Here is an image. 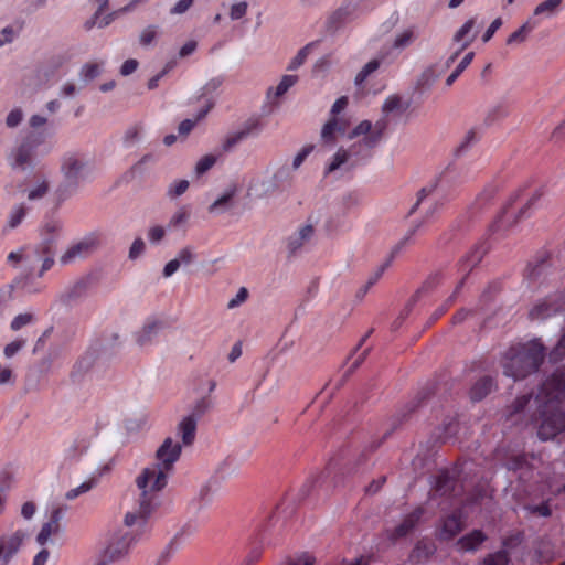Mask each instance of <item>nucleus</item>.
I'll return each mask as SVG.
<instances>
[{"label":"nucleus","instance_id":"nucleus-1","mask_svg":"<svg viewBox=\"0 0 565 565\" xmlns=\"http://www.w3.org/2000/svg\"><path fill=\"white\" fill-rule=\"evenodd\" d=\"M565 399V370L557 371L541 386L535 397H523L518 401V409L529 405L540 411L537 435L540 439L554 438L565 429V414L558 403Z\"/></svg>","mask_w":565,"mask_h":565},{"label":"nucleus","instance_id":"nucleus-2","mask_svg":"<svg viewBox=\"0 0 565 565\" xmlns=\"http://www.w3.org/2000/svg\"><path fill=\"white\" fill-rule=\"evenodd\" d=\"M523 189L512 194L495 218L487 226L475 247H493L508 245L510 238L516 233L518 223L530 216L529 211L542 198L543 189L536 188L521 207H514V203L521 199Z\"/></svg>","mask_w":565,"mask_h":565},{"label":"nucleus","instance_id":"nucleus-3","mask_svg":"<svg viewBox=\"0 0 565 565\" xmlns=\"http://www.w3.org/2000/svg\"><path fill=\"white\" fill-rule=\"evenodd\" d=\"M543 359V345L533 340L519 350H511L504 360L503 372L514 380L522 379L537 369Z\"/></svg>","mask_w":565,"mask_h":565},{"label":"nucleus","instance_id":"nucleus-4","mask_svg":"<svg viewBox=\"0 0 565 565\" xmlns=\"http://www.w3.org/2000/svg\"><path fill=\"white\" fill-rule=\"evenodd\" d=\"M456 177V170L448 167L434 182L424 186L417 194V201L412 207L411 214L423 206L426 216H433L443 204L441 201L446 200V194L449 192Z\"/></svg>","mask_w":565,"mask_h":565},{"label":"nucleus","instance_id":"nucleus-5","mask_svg":"<svg viewBox=\"0 0 565 565\" xmlns=\"http://www.w3.org/2000/svg\"><path fill=\"white\" fill-rule=\"evenodd\" d=\"M57 249H17L9 254V262H17L22 268L42 275L55 264Z\"/></svg>","mask_w":565,"mask_h":565},{"label":"nucleus","instance_id":"nucleus-6","mask_svg":"<svg viewBox=\"0 0 565 565\" xmlns=\"http://www.w3.org/2000/svg\"><path fill=\"white\" fill-rule=\"evenodd\" d=\"M170 471L151 463L142 469L136 478V484L140 490V497L157 500L156 493L161 491L168 483Z\"/></svg>","mask_w":565,"mask_h":565},{"label":"nucleus","instance_id":"nucleus-7","mask_svg":"<svg viewBox=\"0 0 565 565\" xmlns=\"http://www.w3.org/2000/svg\"><path fill=\"white\" fill-rule=\"evenodd\" d=\"M139 533L135 530L118 531L114 533L104 550V557L108 562H119L126 558L131 547L138 542Z\"/></svg>","mask_w":565,"mask_h":565},{"label":"nucleus","instance_id":"nucleus-8","mask_svg":"<svg viewBox=\"0 0 565 565\" xmlns=\"http://www.w3.org/2000/svg\"><path fill=\"white\" fill-rule=\"evenodd\" d=\"M195 265L198 268H209L210 264L206 258L193 249H181L178 256L167 263L163 269L166 277L172 276L180 268H189Z\"/></svg>","mask_w":565,"mask_h":565},{"label":"nucleus","instance_id":"nucleus-9","mask_svg":"<svg viewBox=\"0 0 565 565\" xmlns=\"http://www.w3.org/2000/svg\"><path fill=\"white\" fill-rule=\"evenodd\" d=\"M157 500H150L149 498L140 497L138 502L129 509L124 515L125 526L141 527L146 524L147 519L153 512L157 507Z\"/></svg>","mask_w":565,"mask_h":565},{"label":"nucleus","instance_id":"nucleus-10","mask_svg":"<svg viewBox=\"0 0 565 565\" xmlns=\"http://www.w3.org/2000/svg\"><path fill=\"white\" fill-rule=\"evenodd\" d=\"M181 455V445L172 437L163 440L161 446L157 449L154 465L161 467L163 470L172 472L174 463Z\"/></svg>","mask_w":565,"mask_h":565},{"label":"nucleus","instance_id":"nucleus-11","mask_svg":"<svg viewBox=\"0 0 565 565\" xmlns=\"http://www.w3.org/2000/svg\"><path fill=\"white\" fill-rule=\"evenodd\" d=\"M381 140L372 132L365 135L361 140L354 142L350 147V153L355 159L351 163V167L356 166L361 160H366L372 156V149H374Z\"/></svg>","mask_w":565,"mask_h":565},{"label":"nucleus","instance_id":"nucleus-12","mask_svg":"<svg viewBox=\"0 0 565 565\" xmlns=\"http://www.w3.org/2000/svg\"><path fill=\"white\" fill-rule=\"evenodd\" d=\"M24 533L17 531L0 540V565H7L19 551L24 540Z\"/></svg>","mask_w":565,"mask_h":565},{"label":"nucleus","instance_id":"nucleus-13","mask_svg":"<svg viewBox=\"0 0 565 565\" xmlns=\"http://www.w3.org/2000/svg\"><path fill=\"white\" fill-rule=\"evenodd\" d=\"M260 129L262 125L259 120H248L241 130L225 138L222 145L223 151L227 152L232 150V148H234L236 145L245 140L247 137L252 135H257L260 131Z\"/></svg>","mask_w":565,"mask_h":565},{"label":"nucleus","instance_id":"nucleus-14","mask_svg":"<svg viewBox=\"0 0 565 565\" xmlns=\"http://www.w3.org/2000/svg\"><path fill=\"white\" fill-rule=\"evenodd\" d=\"M85 164L75 156L64 158L62 170L70 185H76L83 179Z\"/></svg>","mask_w":565,"mask_h":565},{"label":"nucleus","instance_id":"nucleus-15","mask_svg":"<svg viewBox=\"0 0 565 565\" xmlns=\"http://www.w3.org/2000/svg\"><path fill=\"white\" fill-rule=\"evenodd\" d=\"M348 121L339 117H330L321 129V139L324 143H334L338 135H344Z\"/></svg>","mask_w":565,"mask_h":565},{"label":"nucleus","instance_id":"nucleus-16","mask_svg":"<svg viewBox=\"0 0 565 565\" xmlns=\"http://www.w3.org/2000/svg\"><path fill=\"white\" fill-rule=\"evenodd\" d=\"M318 216L311 214L308 216L307 222L299 227V230L290 237L289 247H301L309 243L315 234V226L318 224Z\"/></svg>","mask_w":565,"mask_h":565},{"label":"nucleus","instance_id":"nucleus-17","mask_svg":"<svg viewBox=\"0 0 565 565\" xmlns=\"http://www.w3.org/2000/svg\"><path fill=\"white\" fill-rule=\"evenodd\" d=\"M36 147V143L31 141L30 138H28L25 141H23L13 152H12V167L13 168H25V166L30 164L34 148Z\"/></svg>","mask_w":565,"mask_h":565},{"label":"nucleus","instance_id":"nucleus-18","mask_svg":"<svg viewBox=\"0 0 565 565\" xmlns=\"http://www.w3.org/2000/svg\"><path fill=\"white\" fill-rule=\"evenodd\" d=\"M196 418L193 415L185 416L178 425V435L183 445H191L195 438Z\"/></svg>","mask_w":565,"mask_h":565},{"label":"nucleus","instance_id":"nucleus-19","mask_svg":"<svg viewBox=\"0 0 565 565\" xmlns=\"http://www.w3.org/2000/svg\"><path fill=\"white\" fill-rule=\"evenodd\" d=\"M461 529L462 522L460 520V516L457 514H451L443 520L439 529V536L443 540L452 539L461 531Z\"/></svg>","mask_w":565,"mask_h":565},{"label":"nucleus","instance_id":"nucleus-20","mask_svg":"<svg viewBox=\"0 0 565 565\" xmlns=\"http://www.w3.org/2000/svg\"><path fill=\"white\" fill-rule=\"evenodd\" d=\"M476 25V18L469 19L454 35V41L462 43L460 51L465 50L476 38L477 33L471 34Z\"/></svg>","mask_w":565,"mask_h":565},{"label":"nucleus","instance_id":"nucleus-21","mask_svg":"<svg viewBox=\"0 0 565 565\" xmlns=\"http://www.w3.org/2000/svg\"><path fill=\"white\" fill-rule=\"evenodd\" d=\"M467 228L454 225L446 233H444L441 241L445 245H462L466 244Z\"/></svg>","mask_w":565,"mask_h":565},{"label":"nucleus","instance_id":"nucleus-22","mask_svg":"<svg viewBox=\"0 0 565 565\" xmlns=\"http://www.w3.org/2000/svg\"><path fill=\"white\" fill-rule=\"evenodd\" d=\"M416 40V33L413 28L404 29L397 33L392 42V49L396 51H403Z\"/></svg>","mask_w":565,"mask_h":565},{"label":"nucleus","instance_id":"nucleus-23","mask_svg":"<svg viewBox=\"0 0 565 565\" xmlns=\"http://www.w3.org/2000/svg\"><path fill=\"white\" fill-rule=\"evenodd\" d=\"M395 258V253H390L385 258L384 263L375 270V273L369 278L367 282L360 289V295L364 296L369 288H371L384 273V270L391 265Z\"/></svg>","mask_w":565,"mask_h":565},{"label":"nucleus","instance_id":"nucleus-24","mask_svg":"<svg viewBox=\"0 0 565 565\" xmlns=\"http://www.w3.org/2000/svg\"><path fill=\"white\" fill-rule=\"evenodd\" d=\"M483 540L484 535L480 531H473L470 534L463 536L459 541V545L461 550L473 551L483 542Z\"/></svg>","mask_w":565,"mask_h":565},{"label":"nucleus","instance_id":"nucleus-25","mask_svg":"<svg viewBox=\"0 0 565 565\" xmlns=\"http://www.w3.org/2000/svg\"><path fill=\"white\" fill-rule=\"evenodd\" d=\"M83 249H57L55 260L57 259L61 265H70L83 258Z\"/></svg>","mask_w":565,"mask_h":565},{"label":"nucleus","instance_id":"nucleus-26","mask_svg":"<svg viewBox=\"0 0 565 565\" xmlns=\"http://www.w3.org/2000/svg\"><path fill=\"white\" fill-rule=\"evenodd\" d=\"M26 206L23 204L14 206L8 215L6 228L13 230L18 227L26 215Z\"/></svg>","mask_w":565,"mask_h":565},{"label":"nucleus","instance_id":"nucleus-27","mask_svg":"<svg viewBox=\"0 0 565 565\" xmlns=\"http://www.w3.org/2000/svg\"><path fill=\"white\" fill-rule=\"evenodd\" d=\"M212 107H213V104L209 103L203 109H201L199 111V114L194 120L184 119L183 121H181L179 125V134L182 136H186L193 129L195 124L206 116V114L211 110Z\"/></svg>","mask_w":565,"mask_h":565},{"label":"nucleus","instance_id":"nucleus-28","mask_svg":"<svg viewBox=\"0 0 565 565\" xmlns=\"http://www.w3.org/2000/svg\"><path fill=\"white\" fill-rule=\"evenodd\" d=\"M58 530L60 525H56L55 521L45 522L36 536V542L40 545L46 544L50 541L51 536L56 534Z\"/></svg>","mask_w":565,"mask_h":565},{"label":"nucleus","instance_id":"nucleus-29","mask_svg":"<svg viewBox=\"0 0 565 565\" xmlns=\"http://www.w3.org/2000/svg\"><path fill=\"white\" fill-rule=\"evenodd\" d=\"M352 157L349 150L339 149L332 158V161L326 169V174H329L335 170H338L342 164H344L349 158Z\"/></svg>","mask_w":565,"mask_h":565},{"label":"nucleus","instance_id":"nucleus-30","mask_svg":"<svg viewBox=\"0 0 565 565\" xmlns=\"http://www.w3.org/2000/svg\"><path fill=\"white\" fill-rule=\"evenodd\" d=\"M380 64H381V62L377 58H374V60H371L370 62H367L363 66V68L356 74L355 84L362 85L367 79V77L380 67Z\"/></svg>","mask_w":565,"mask_h":565},{"label":"nucleus","instance_id":"nucleus-31","mask_svg":"<svg viewBox=\"0 0 565 565\" xmlns=\"http://www.w3.org/2000/svg\"><path fill=\"white\" fill-rule=\"evenodd\" d=\"M113 20H114L113 13L102 17V13L95 12V14L85 22L84 28L87 31L92 30L95 25H98L99 28H104V26H107L108 24H110Z\"/></svg>","mask_w":565,"mask_h":565},{"label":"nucleus","instance_id":"nucleus-32","mask_svg":"<svg viewBox=\"0 0 565 565\" xmlns=\"http://www.w3.org/2000/svg\"><path fill=\"white\" fill-rule=\"evenodd\" d=\"M318 42H310L307 45H305L297 55L291 60L288 70H297L300 67L305 61L307 60L308 55L310 54L311 50L317 45Z\"/></svg>","mask_w":565,"mask_h":565},{"label":"nucleus","instance_id":"nucleus-33","mask_svg":"<svg viewBox=\"0 0 565 565\" xmlns=\"http://www.w3.org/2000/svg\"><path fill=\"white\" fill-rule=\"evenodd\" d=\"M563 1L564 0H545L534 9V14H546L548 17L553 15L557 11L558 7L562 4Z\"/></svg>","mask_w":565,"mask_h":565},{"label":"nucleus","instance_id":"nucleus-34","mask_svg":"<svg viewBox=\"0 0 565 565\" xmlns=\"http://www.w3.org/2000/svg\"><path fill=\"white\" fill-rule=\"evenodd\" d=\"M532 30L533 25H531L529 22L524 23L516 31L509 35L507 43L513 44L524 42Z\"/></svg>","mask_w":565,"mask_h":565},{"label":"nucleus","instance_id":"nucleus-35","mask_svg":"<svg viewBox=\"0 0 565 565\" xmlns=\"http://www.w3.org/2000/svg\"><path fill=\"white\" fill-rule=\"evenodd\" d=\"M493 384L490 379L480 380L471 391V396L473 399H481L484 397L492 388Z\"/></svg>","mask_w":565,"mask_h":565},{"label":"nucleus","instance_id":"nucleus-36","mask_svg":"<svg viewBox=\"0 0 565 565\" xmlns=\"http://www.w3.org/2000/svg\"><path fill=\"white\" fill-rule=\"evenodd\" d=\"M105 236L103 233L99 232H93L88 234L85 239L81 243H78L75 247L82 248V247H93L96 245L105 244Z\"/></svg>","mask_w":565,"mask_h":565},{"label":"nucleus","instance_id":"nucleus-37","mask_svg":"<svg viewBox=\"0 0 565 565\" xmlns=\"http://www.w3.org/2000/svg\"><path fill=\"white\" fill-rule=\"evenodd\" d=\"M500 186L497 183H490L484 186L477 198V201L481 204L490 202L499 192Z\"/></svg>","mask_w":565,"mask_h":565},{"label":"nucleus","instance_id":"nucleus-38","mask_svg":"<svg viewBox=\"0 0 565 565\" xmlns=\"http://www.w3.org/2000/svg\"><path fill=\"white\" fill-rule=\"evenodd\" d=\"M216 162V157L213 154H205L202 157L196 166H195V172L198 175H201L209 171Z\"/></svg>","mask_w":565,"mask_h":565},{"label":"nucleus","instance_id":"nucleus-39","mask_svg":"<svg viewBox=\"0 0 565 565\" xmlns=\"http://www.w3.org/2000/svg\"><path fill=\"white\" fill-rule=\"evenodd\" d=\"M420 511L417 510L413 512L397 529H396V535L403 536L405 535L416 523V521L419 519Z\"/></svg>","mask_w":565,"mask_h":565},{"label":"nucleus","instance_id":"nucleus-40","mask_svg":"<svg viewBox=\"0 0 565 565\" xmlns=\"http://www.w3.org/2000/svg\"><path fill=\"white\" fill-rule=\"evenodd\" d=\"M297 82V76L295 75H285L281 81L279 82V84L277 85L276 87V92H275V95L277 97H280L282 96L285 93H287V90L294 86Z\"/></svg>","mask_w":565,"mask_h":565},{"label":"nucleus","instance_id":"nucleus-41","mask_svg":"<svg viewBox=\"0 0 565 565\" xmlns=\"http://www.w3.org/2000/svg\"><path fill=\"white\" fill-rule=\"evenodd\" d=\"M248 298V290L245 287H241L234 297H232L227 302L228 309H235L243 305Z\"/></svg>","mask_w":565,"mask_h":565},{"label":"nucleus","instance_id":"nucleus-42","mask_svg":"<svg viewBox=\"0 0 565 565\" xmlns=\"http://www.w3.org/2000/svg\"><path fill=\"white\" fill-rule=\"evenodd\" d=\"M100 74V64L98 63H87L82 67L81 75L86 81H92L96 78Z\"/></svg>","mask_w":565,"mask_h":565},{"label":"nucleus","instance_id":"nucleus-43","mask_svg":"<svg viewBox=\"0 0 565 565\" xmlns=\"http://www.w3.org/2000/svg\"><path fill=\"white\" fill-rule=\"evenodd\" d=\"M94 482L93 481H85L81 483L79 486L68 490L65 494L66 499L73 500L77 498L78 495L88 492L90 489H93Z\"/></svg>","mask_w":565,"mask_h":565},{"label":"nucleus","instance_id":"nucleus-44","mask_svg":"<svg viewBox=\"0 0 565 565\" xmlns=\"http://www.w3.org/2000/svg\"><path fill=\"white\" fill-rule=\"evenodd\" d=\"M61 226L57 222H50L44 226L43 237L45 244L54 243V234H58Z\"/></svg>","mask_w":565,"mask_h":565},{"label":"nucleus","instance_id":"nucleus-45","mask_svg":"<svg viewBox=\"0 0 565 565\" xmlns=\"http://www.w3.org/2000/svg\"><path fill=\"white\" fill-rule=\"evenodd\" d=\"M157 33H158L157 26H154V25L147 26L146 29L142 30V32L139 36L140 44L143 46L150 45L153 42V40L156 39Z\"/></svg>","mask_w":565,"mask_h":565},{"label":"nucleus","instance_id":"nucleus-46","mask_svg":"<svg viewBox=\"0 0 565 565\" xmlns=\"http://www.w3.org/2000/svg\"><path fill=\"white\" fill-rule=\"evenodd\" d=\"M234 193L228 192L218 198L213 204L210 205V212H217L222 209H226L233 199Z\"/></svg>","mask_w":565,"mask_h":565},{"label":"nucleus","instance_id":"nucleus-47","mask_svg":"<svg viewBox=\"0 0 565 565\" xmlns=\"http://www.w3.org/2000/svg\"><path fill=\"white\" fill-rule=\"evenodd\" d=\"M372 132V122L370 120H362L349 135L350 139L359 136H365Z\"/></svg>","mask_w":565,"mask_h":565},{"label":"nucleus","instance_id":"nucleus-48","mask_svg":"<svg viewBox=\"0 0 565 565\" xmlns=\"http://www.w3.org/2000/svg\"><path fill=\"white\" fill-rule=\"evenodd\" d=\"M189 188V182L186 180H179L174 182L168 191V194L171 198H177L182 195Z\"/></svg>","mask_w":565,"mask_h":565},{"label":"nucleus","instance_id":"nucleus-49","mask_svg":"<svg viewBox=\"0 0 565 565\" xmlns=\"http://www.w3.org/2000/svg\"><path fill=\"white\" fill-rule=\"evenodd\" d=\"M402 100L398 96H390L383 104L382 110L384 114H390L401 108Z\"/></svg>","mask_w":565,"mask_h":565},{"label":"nucleus","instance_id":"nucleus-50","mask_svg":"<svg viewBox=\"0 0 565 565\" xmlns=\"http://www.w3.org/2000/svg\"><path fill=\"white\" fill-rule=\"evenodd\" d=\"M156 332V328L153 326L145 327L138 334H137V342L140 345H147L150 341L152 335Z\"/></svg>","mask_w":565,"mask_h":565},{"label":"nucleus","instance_id":"nucleus-51","mask_svg":"<svg viewBox=\"0 0 565 565\" xmlns=\"http://www.w3.org/2000/svg\"><path fill=\"white\" fill-rule=\"evenodd\" d=\"M312 145L305 146L294 158L292 168L298 169L313 150Z\"/></svg>","mask_w":565,"mask_h":565},{"label":"nucleus","instance_id":"nucleus-52","mask_svg":"<svg viewBox=\"0 0 565 565\" xmlns=\"http://www.w3.org/2000/svg\"><path fill=\"white\" fill-rule=\"evenodd\" d=\"M32 321V315L30 313H21L17 316L11 322V329L17 331L29 324Z\"/></svg>","mask_w":565,"mask_h":565},{"label":"nucleus","instance_id":"nucleus-53","mask_svg":"<svg viewBox=\"0 0 565 565\" xmlns=\"http://www.w3.org/2000/svg\"><path fill=\"white\" fill-rule=\"evenodd\" d=\"M343 205L347 210L358 206L361 202V195L358 192H350L342 199Z\"/></svg>","mask_w":565,"mask_h":565},{"label":"nucleus","instance_id":"nucleus-54","mask_svg":"<svg viewBox=\"0 0 565 565\" xmlns=\"http://www.w3.org/2000/svg\"><path fill=\"white\" fill-rule=\"evenodd\" d=\"M247 11V3L246 2H238L232 6L231 8V19L232 20H239L246 14Z\"/></svg>","mask_w":565,"mask_h":565},{"label":"nucleus","instance_id":"nucleus-55","mask_svg":"<svg viewBox=\"0 0 565 565\" xmlns=\"http://www.w3.org/2000/svg\"><path fill=\"white\" fill-rule=\"evenodd\" d=\"M25 344L24 340H15L6 345L3 353L7 358H12Z\"/></svg>","mask_w":565,"mask_h":565},{"label":"nucleus","instance_id":"nucleus-56","mask_svg":"<svg viewBox=\"0 0 565 565\" xmlns=\"http://www.w3.org/2000/svg\"><path fill=\"white\" fill-rule=\"evenodd\" d=\"M387 119L381 118L374 125L372 124V134H374L380 140H382L386 129H387Z\"/></svg>","mask_w":565,"mask_h":565},{"label":"nucleus","instance_id":"nucleus-57","mask_svg":"<svg viewBox=\"0 0 565 565\" xmlns=\"http://www.w3.org/2000/svg\"><path fill=\"white\" fill-rule=\"evenodd\" d=\"M189 211L185 207H181L175 212V214L171 217L170 223L173 226H179L183 224L189 218Z\"/></svg>","mask_w":565,"mask_h":565},{"label":"nucleus","instance_id":"nucleus-58","mask_svg":"<svg viewBox=\"0 0 565 565\" xmlns=\"http://www.w3.org/2000/svg\"><path fill=\"white\" fill-rule=\"evenodd\" d=\"M531 316L535 319H542V318L550 316L548 305L546 302H543V303L535 306L531 311Z\"/></svg>","mask_w":565,"mask_h":565},{"label":"nucleus","instance_id":"nucleus-59","mask_svg":"<svg viewBox=\"0 0 565 565\" xmlns=\"http://www.w3.org/2000/svg\"><path fill=\"white\" fill-rule=\"evenodd\" d=\"M484 563L486 565H507L508 559L505 553L498 552L493 555H490Z\"/></svg>","mask_w":565,"mask_h":565},{"label":"nucleus","instance_id":"nucleus-60","mask_svg":"<svg viewBox=\"0 0 565 565\" xmlns=\"http://www.w3.org/2000/svg\"><path fill=\"white\" fill-rule=\"evenodd\" d=\"M193 4V0H179L170 10L172 14H182L186 12Z\"/></svg>","mask_w":565,"mask_h":565},{"label":"nucleus","instance_id":"nucleus-61","mask_svg":"<svg viewBox=\"0 0 565 565\" xmlns=\"http://www.w3.org/2000/svg\"><path fill=\"white\" fill-rule=\"evenodd\" d=\"M47 190H49L47 183L46 182H42L35 189H33V190H31L29 192L28 198L30 200L40 199V198H42V196H44L46 194Z\"/></svg>","mask_w":565,"mask_h":565},{"label":"nucleus","instance_id":"nucleus-62","mask_svg":"<svg viewBox=\"0 0 565 565\" xmlns=\"http://www.w3.org/2000/svg\"><path fill=\"white\" fill-rule=\"evenodd\" d=\"M348 106V98L342 96L338 98L331 107V117H338V115Z\"/></svg>","mask_w":565,"mask_h":565},{"label":"nucleus","instance_id":"nucleus-63","mask_svg":"<svg viewBox=\"0 0 565 565\" xmlns=\"http://www.w3.org/2000/svg\"><path fill=\"white\" fill-rule=\"evenodd\" d=\"M22 120V111L20 109H13L7 116V125L9 127H17Z\"/></svg>","mask_w":565,"mask_h":565},{"label":"nucleus","instance_id":"nucleus-64","mask_svg":"<svg viewBox=\"0 0 565 565\" xmlns=\"http://www.w3.org/2000/svg\"><path fill=\"white\" fill-rule=\"evenodd\" d=\"M148 236L151 243H159L164 236V228L161 226H153L149 230Z\"/></svg>","mask_w":565,"mask_h":565}]
</instances>
